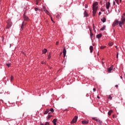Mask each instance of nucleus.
I'll use <instances>...</instances> for the list:
<instances>
[{
  "mask_svg": "<svg viewBox=\"0 0 125 125\" xmlns=\"http://www.w3.org/2000/svg\"><path fill=\"white\" fill-rule=\"evenodd\" d=\"M98 2H95L93 3L92 9H93V16H95V14H96V12L97 11V9H98Z\"/></svg>",
  "mask_w": 125,
  "mask_h": 125,
  "instance_id": "obj_1",
  "label": "nucleus"
},
{
  "mask_svg": "<svg viewBox=\"0 0 125 125\" xmlns=\"http://www.w3.org/2000/svg\"><path fill=\"white\" fill-rule=\"evenodd\" d=\"M110 5H111V3H110V1H106L105 2V7L106 9L109 11V10L110 9Z\"/></svg>",
  "mask_w": 125,
  "mask_h": 125,
  "instance_id": "obj_2",
  "label": "nucleus"
},
{
  "mask_svg": "<svg viewBox=\"0 0 125 125\" xmlns=\"http://www.w3.org/2000/svg\"><path fill=\"white\" fill-rule=\"evenodd\" d=\"M11 20H9L7 21V29H9V28H10V27H11V26H12V23L11 22Z\"/></svg>",
  "mask_w": 125,
  "mask_h": 125,
  "instance_id": "obj_3",
  "label": "nucleus"
},
{
  "mask_svg": "<svg viewBox=\"0 0 125 125\" xmlns=\"http://www.w3.org/2000/svg\"><path fill=\"white\" fill-rule=\"evenodd\" d=\"M78 120V116H76L74 117V118L73 119L72 121L71 122V124H75L77 122Z\"/></svg>",
  "mask_w": 125,
  "mask_h": 125,
  "instance_id": "obj_4",
  "label": "nucleus"
},
{
  "mask_svg": "<svg viewBox=\"0 0 125 125\" xmlns=\"http://www.w3.org/2000/svg\"><path fill=\"white\" fill-rule=\"evenodd\" d=\"M114 69V65H111L110 67L107 68V72L108 73H111V71H113Z\"/></svg>",
  "mask_w": 125,
  "mask_h": 125,
  "instance_id": "obj_5",
  "label": "nucleus"
},
{
  "mask_svg": "<svg viewBox=\"0 0 125 125\" xmlns=\"http://www.w3.org/2000/svg\"><path fill=\"white\" fill-rule=\"evenodd\" d=\"M50 110L49 109H46V111L44 112V115H47V114H50Z\"/></svg>",
  "mask_w": 125,
  "mask_h": 125,
  "instance_id": "obj_6",
  "label": "nucleus"
},
{
  "mask_svg": "<svg viewBox=\"0 0 125 125\" xmlns=\"http://www.w3.org/2000/svg\"><path fill=\"white\" fill-rule=\"evenodd\" d=\"M89 121L88 120H84L82 121V124L83 125H87V124H88Z\"/></svg>",
  "mask_w": 125,
  "mask_h": 125,
  "instance_id": "obj_7",
  "label": "nucleus"
},
{
  "mask_svg": "<svg viewBox=\"0 0 125 125\" xmlns=\"http://www.w3.org/2000/svg\"><path fill=\"white\" fill-rule=\"evenodd\" d=\"M66 48H63V57H65L66 56Z\"/></svg>",
  "mask_w": 125,
  "mask_h": 125,
  "instance_id": "obj_8",
  "label": "nucleus"
},
{
  "mask_svg": "<svg viewBox=\"0 0 125 125\" xmlns=\"http://www.w3.org/2000/svg\"><path fill=\"white\" fill-rule=\"evenodd\" d=\"M84 17H87L88 16V14L87 13V12L86 11H84L83 13Z\"/></svg>",
  "mask_w": 125,
  "mask_h": 125,
  "instance_id": "obj_9",
  "label": "nucleus"
},
{
  "mask_svg": "<svg viewBox=\"0 0 125 125\" xmlns=\"http://www.w3.org/2000/svg\"><path fill=\"white\" fill-rule=\"evenodd\" d=\"M89 49H90V52L91 53H92V52H93V46H90L89 47Z\"/></svg>",
  "mask_w": 125,
  "mask_h": 125,
  "instance_id": "obj_10",
  "label": "nucleus"
},
{
  "mask_svg": "<svg viewBox=\"0 0 125 125\" xmlns=\"http://www.w3.org/2000/svg\"><path fill=\"white\" fill-rule=\"evenodd\" d=\"M102 37V34H99L96 35L97 39H100Z\"/></svg>",
  "mask_w": 125,
  "mask_h": 125,
  "instance_id": "obj_11",
  "label": "nucleus"
},
{
  "mask_svg": "<svg viewBox=\"0 0 125 125\" xmlns=\"http://www.w3.org/2000/svg\"><path fill=\"white\" fill-rule=\"evenodd\" d=\"M96 122H97V123H98L99 124H100V125H102V121H101L99 119H96Z\"/></svg>",
  "mask_w": 125,
  "mask_h": 125,
  "instance_id": "obj_12",
  "label": "nucleus"
},
{
  "mask_svg": "<svg viewBox=\"0 0 125 125\" xmlns=\"http://www.w3.org/2000/svg\"><path fill=\"white\" fill-rule=\"evenodd\" d=\"M101 21L103 23H105V22H106V18H105V17H103V18L101 19Z\"/></svg>",
  "mask_w": 125,
  "mask_h": 125,
  "instance_id": "obj_13",
  "label": "nucleus"
},
{
  "mask_svg": "<svg viewBox=\"0 0 125 125\" xmlns=\"http://www.w3.org/2000/svg\"><path fill=\"white\" fill-rule=\"evenodd\" d=\"M42 52L43 54H45V53L47 52V50L46 49H44L43 50H42Z\"/></svg>",
  "mask_w": 125,
  "mask_h": 125,
  "instance_id": "obj_14",
  "label": "nucleus"
},
{
  "mask_svg": "<svg viewBox=\"0 0 125 125\" xmlns=\"http://www.w3.org/2000/svg\"><path fill=\"white\" fill-rule=\"evenodd\" d=\"M23 28H24V22H22L21 26V28L20 29V30L21 31H23Z\"/></svg>",
  "mask_w": 125,
  "mask_h": 125,
  "instance_id": "obj_15",
  "label": "nucleus"
},
{
  "mask_svg": "<svg viewBox=\"0 0 125 125\" xmlns=\"http://www.w3.org/2000/svg\"><path fill=\"white\" fill-rule=\"evenodd\" d=\"M112 113H113V110L111 109L108 111V115H109V116H111V114H112Z\"/></svg>",
  "mask_w": 125,
  "mask_h": 125,
  "instance_id": "obj_16",
  "label": "nucleus"
},
{
  "mask_svg": "<svg viewBox=\"0 0 125 125\" xmlns=\"http://www.w3.org/2000/svg\"><path fill=\"white\" fill-rule=\"evenodd\" d=\"M57 122V119H55L53 120V123L54 125H56V122Z\"/></svg>",
  "mask_w": 125,
  "mask_h": 125,
  "instance_id": "obj_17",
  "label": "nucleus"
},
{
  "mask_svg": "<svg viewBox=\"0 0 125 125\" xmlns=\"http://www.w3.org/2000/svg\"><path fill=\"white\" fill-rule=\"evenodd\" d=\"M106 29V26L104 25L103 27L101 28L100 31H104Z\"/></svg>",
  "mask_w": 125,
  "mask_h": 125,
  "instance_id": "obj_18",
  "label": "nucleus"
},
{
  "mask_svg": "<svg viewBox=\"0 0 125 125\" xmlns=\"http://www.w3.org/2000/svg\"><path fill=\"white\" fill-rule=\"evenodd\" d=\"M44 12L45 13H46V14H47L48 15H49V14H50V13H49V12L48 11V10H45L44 11Z\"/></svg>",
  "mask_w": 125,
  "mask_h": 125,
  "instance_id": "obj_19",
  "label": "nucleus"
},
{
  "mask_svg": "<svg viewBox=\"0 0 125 125\" xmlns=\"http://www.w3.org/2000/svg\"><path fill=\"white\" fill-rule=\"evenodd\" d=\"M35 11H38L39 10V11H42V9L39 8H35Z\"/></svg>",
  "mask_w": 125,
  "mask_h": 125,
  "instance_id": "obj_20",
  "label": "nucleus"
},
{
  "mask_svg": "<svg viewBox=\"0 0 125 125\" xmlns=\"http://www.w3.org/2000/svg\"><path fill=\"white\" fill-rule=\"evenodd\" d=\"M56 18H57L58 19H60V18H61V16L59 14H58L56 16Z\"/></svg>",
  "mask_w": 125,
  "mask_h": 125,
  "instance_id": "obj_21",
  "label": "nucleus"
},
{
  "mask_svg": "<svg viewBox=\"0 0 125 125\" xmlns=\"http://www.w3.org/2000/svg\"><path fill=\"white\" fill-rule=\"evenodd\" d=\"M89 30H90V38H91V39H92V36H93V34L92 33H91V29H89Z\"/></svg>",
  "mask_w": 125,
  "mask_h": 125,
  "instance_id": "obj_22",
  "label": "nucleus"
},
{
  "mask_svg": "<svg viewBox=\"0 0 125 125\" xmlns=\"http://www.w3.org/2000/svg\"><path fill=\"white\" fill-rule=\"evenodd\" d=\"M13 80H14L13 76L12 75H11V78H10V82H11V83H12Z\"/></svg>",
  "mask_w": 125,
  "mask_h": 125,
  "instance_id": "obj_23",
  "label": "nucleus"
},
{
  "mask_svg": "<svg viewBox=\"0 0 125 125\" xmlns=\"http://www.w3.org/2000/svg\"><path fill=\"white\" fill-rule=\"evenodd\" d=\"M23 18H24V20L25 21H26L27 20H28V17L26 16H24V17H23Z\"/></svg>",
  "mask_w": 125,
  "mask_h": 125,
  "instance_id": "obj_24",
  "label": "nucleus"
},
{
  "mask_svg": "<svg viewBox=\"0 0 125 125\" xmlns=\"http://www.w3.org/2000/svg\"><path fill=\"white\" fill-rule=\"evenodd\" d=\"M108 99H109V100H112L113 99V97H112V96L109 95L108 96Z\"/></svg>",
  "mask_w": 125,
  "mask_h": 125,
  "instance_id": "obj_25",
  "label": "nucleus"
},
{
  "mask_svg": "<svg viewBox=\"0 0 125 125\" xmlns=\"http://www.w3.org/2000/svg\"><path fill=\"white\" fill-rule=\"evenodd\" d=\"M114 45V43L113 42H109L108 43V45H109V46H112V45Z\"/></svg>",
  "mask_w": 125,
  "mask_h": 125,
  "instance_id": "obj_26",
  "label": "nucleus"
},
{
  "mask_svg": "<svg viewBox=\"0 0 125 125\" xmlns=\"http://www.w3.org/2000/svg\"><path fill=\"white\" fill-rule=\"evenodd\" d=\"M51 117H52V115H49L47 116V119L49 120V119H50Z\"/></svg>",
  "mask_w": 125,
  "mask_h": 125,
  "instance_id": "obj_27",
  "label": "nucleus"
},
{
  "mask_svg": "<svg viewBox=\"0 0 125 125\" xmlns=\"http://www.w3.org/2000/svg\"><path fill=\"white\" fill-rule=\"evenodd\" d=\"M106 47V46H102L100 47L101 49H104Z\"/></svg>",
  "mask_w": 125,
  "mask_h": 125,
  "instance_id": "obj_28",
  "label": "nucleus"
},
{
  "mask_svg": "<svg viewBox=\"0 0 125 125\" xmlns=\"http://www.w3.org/2000/svg\"><path fill=\"white\" fill-rule=\"evenodd\" d=\"M49 110L50 111V112H52V113H53V112H54V109L52 108H50Z\"/></svg>",
  "mask_w": 125,
  "mask_h": 125,
  "instance_id": "obj_29",
  "label": "nucleus"
},
{
  "mask_svg": "<svg viewBox=\"0 0 125 125\" xmlns=\"http://www.w3.org/2000/svg\"><path fill=\"white\" fill-rule=\"evenodd\" d=\"M48 59H50V58H51V56H50V54H49V55H48Z\"/></svg>",
  "mask_w": 125,
  "mask_h": 125,
  "instance_id": "obj_30",
  "label": "nucleus"
},
{
  "mask_svg": "<svg viewBox=\"0 0 125 125\" xmlns=\"http://www.w3.org/2000/svg\"><path fill=\"white\" fill-rule=\"evenodd\" d=\"M10 63H6V66H7V67H10Z\"/></svg>",
  "mask_w": 125,
  "mask_h": 125,
  "instance_id": "obj_31",
  "label": "nucleus"
},
{
  "mask_svg": "<svg viewBox=\"0 0 125 125\" xmlns=\"http://www.w3.org/2000/svg\"><path fill=\"white\" fill-rule=\"evenodd\" d=\"M43 9H44V10H46V7H45V6H43Z\"/></svg>",
  "mask_w": 125,
  "mask_h": 125,
  "instance_id": "obj_32",
  "label": "nucleus"
},
{
  "mask_svg": "<svg viewBox=\"0 0 125 125\" xmlns=\"http://www.w3.org/2000/svg\"><path fill=\"white\" fill-rule=\"evenodd\" d=\"M45 125H49V123H48V122H46L45 123Z\"/></svg>",
  "mask_w": 125,
  "mask_h": 125,
  "instance_id": "obj_33",
  "label": "nucleus"
},
{
  "mask_svg": "<svg viewBox=\"0 0 125 125\" xmlns=\"http://www.w3.org/2000/svg\"><path fill=\"white\" fill-rule=\"evenodd\" d=\"M116 58H119V53H117L116 55Z\"/></svg>",
  "mask_w": 125,
  "mask_h": 125,
  "instance_id": "obj_34",
  "label": "nucleus"
},
{
  "mask_svg": "<svg viewBox=\"0 0 125 125\" xmlns=\"http://www.w3.org/2000/svg\"><path fill=\"white\" fill-rule=\"evenodd\" d=\"M115 1L118 4H119V0H115Z\"/></svg>",
  "mask_w": 125,
  "mask_h": 125,
  "instance_id": "obj_35",
  "label": "nucleus"
},
{
  "mask_svg": "<svg viewBox=\"0 0 125 125\" xmlns=\"http://www.w3.org/2000/svg\"><path fill=\"white\" fill-rule=\"evenodd\" d=\"M87 7H88V6L87 5V4H85V8H87Z\"/></svg>",
  "mask_w": 125,
  "mask_h": 125,
  "instance_id": "obj_36",
  "label": "nucleus"
},
{
  "mask_svg": "<svg viewBox=\"0 0 125 125\" xmlns=\"http://www.w3.org/2000/svg\"><path fill=\"white\" fill-rule=\"evenodd\" d=\"M101 11H102L103 12H104V11H105V10L103 9V8H102Z\"/></svg>",
  "mask_w": 125,
  "mask_h": 125,
  "instance_id": "obj_37",
  "label": "nucleus"
},
{
  "mask_svg": "<svg viewBox=\"0 0 125 125\" xmlns=\"http://www.w3.org/2000/svg\"><path fill=\"white\" fill-rule=\"evenodd\" d=\"M92 119L94 120V121H96V120H97V119L95 118V117H93Z\"/></svg>",
  "mask_w": 125,
  "mask_h": 125,
  "instance_id": "obj_38",
  "label": "nucleus"
},
{
  "mask_svg": "<svg viewBox=\"0 0 125 125\" xmlns=\"http://www.w3.org/2000/svg\"><path fill=\"white\" fill-rule=\"evenodd\" d=\"M113 5H115V4H116V2H115V1H113Z\"/></svg>",
  "mask_w": 125,
  "mask_h": 125,
  "instance_id": "obj_39",
  "label": "nucleus"
},
{
  "mask_svg": "<svg viewBox=\"0 0 125 125\" xmlns=\"http://www.w3.org/2000/svg\"><path fill=\"white\" fill-rule=\"evenodd\" d=\"M93 90V91H96V89H95V88H94Z\"/></svg>",
  "mask_w": 125,
  "mask_h": 125,
  "instance_id": "obj_40",
  "label": "nucleus"
},
{
  "mask_svg": "<svg viewBox=\"0 0 125 125\" xmlns=\"http://www.w3.org/2000/svg\"><path fill=\"white\" fill-rule=\"evenodd\" d=\"M115 87H117V88H118V87H119V85H118V84L116 85Z\"/></svg>",
  "mask_w": 125,
  "mask_h": 125,
  "instance_id": "obj_41",
  "label": "nucleus"
},
{
  "mask_svg": "<svg viewBox=\"0 0 125 125\" xmlns=\"http://www.w3.org/2000/svg\"><path fill=\"white\" fill-rule=\"evenodd\" d=\"M40 125H44V124H42V122H40Z\"/></svg>",
  "mask_w": 125,
  "mask_h": 125,
  "instance_id": "obj_42",
  "label": "nucleus"
},
{
  "mask_svg": "<svg viewBox=\"0 0 125 125\" xmlns=\"http://www.w3.org/2000/svg\"><path fill=\"white\" fill-rule=\"evenodd\" d=\"M51 21H52V22H53L54 23V21H53V20H52V18L51 17Z\"/></svg>",
  "mask_w": 125,
  "mask_h": 125,
  "instance_id": "obj_43",
  "label": "nucleus"
},
{
  "mask_svg": "<svg viewBox=\"0 0 125 125\" xmlns=\"http://www.w3.org/2000/svg\"><path fill=\"white\" fill-rule=\"evenodd\" d=\"M97 98H98V99H100V97H99V96H97Z\"/></svg>",
  "mask_w": 125,
  "mask_h": 125,
  "instance_id": "obj_44",
  "label": "nucleus"
},
{
  "mask_svg": "<svg viewBox=\"0 0 125 125\" xmlns=\"http://www.w3.org/2000/svg\"><path fill=\"white\" fill-rule=\"evenodd\" d=\"M99 15H101V12H99Z\"/></svg>",
  "mask_w": 125,
  "mask_h": 125,
  "instance_id": "obj_45",
  "label": "nucleus"
},
{
  "mask_svg": "<svg viewBox=\"0 0 125 125\" xmlns=\"http://www.w3.org/2000/svg\"><path fill=\"white\" fill-rule=\"evenodd\" d=\"M58 43H59V42H56V44L57 45V44H58Z\"/></svg>",
  "mask_w": 125,
  "mask_h": 125,
  "instance_id": "obj_46",
  "label": "nucleus"
},
{
  "mask_svg": "<svg viewBox=\"0 0 125 125\" xmlns=\"http://www.w3.org/2000/svg\"><path fill=\"white\" fill-rule=\"evenodd\" d=\"M102 64L103 65H104V62H102Z\"/></svg>",
  "mask_w": 125,
  "mask_h": 125,
  "instance_id": "obj_47",
  "label": "nucleus"
},
{
  "mask_svg": "<svg viewBox=\"0 0 125 125\" xmlns=\"http://www.w3.org/2000/svg\"><path fill=\"white\" fill-rule=\"evenodd\" d=\"M121 79H123V76H120Z\"/></svg>",
  "mask_w": 125,
  "mask_h": 125,
  "instance_id": "obj_48",
  "label": "nucleus"
},
{
  "mask_svg": "<svg viewBox=\"0 0 125 125\" xmlns=\"http://www.w3.org/2000/svg\"><path fill=\"white\" fill-rule=\"evenodd\" d=\"M41 64H43V62H42Z\"/></svg>",
  "mask_w": 125,
  "mask_h": 125,
  "instance_id": "obj_49",
  "label": "nucleus"
},
{
  "mask_svg": "<svg viewBox=\"0 0 125 125\" xmlns=\"http://www.w3.org/2000/svg\"><path fill=\"white\" fill-rule=\"evenodd\" d=\"M120 2H122V0H120Z\"/></svg>",
  "mask_w": 125,
  "mask_h": 125,
  "instance_id": "obj_50",
  "label": "nucleus"
},
{
  "mask_svg": "<svg viewBox=\"0 0 125 125\" xmlns=\"http://www.w3.org/2000/svg\"><path fill=\"white\" fill-rule=\"evenodd\" d=\"M38 1H37L36 4H38Z\"/></svg>",
  "mask_w": 125,
  "mask_h": 125,
  "instance_id": "obj_51",
  "label": "nucleus"
},
{
  "mask_svg": "<svg viewBox=\"0 0 125 125\" xmlns=\"http://www.w3.org/2000/svg\"><path fill=\"white\" fill-rule=\"evenodd\" d=\"M102 3V1H100V3Z\"/></svg>",
  "mask_w": 125,
  "mask_h": 125,
  "instance_id": "obj_52",
  "label": "nucleus"
},
{
  "mask_svg": "<svg viewBox=\"0 0 125 125\" xmlns=\"http://www.w3.org/2000/svg\"><path fill=\"white\" fill-rule=\"evenodd\" d=\"M10 46L11 47V44H10Z\"/></svg>",
  "mask_w": 125,
  "mask_h": 125,
  "instance_id": "obj_53",
  "label": "nucleus"
},
{
  "mask_svg": "<svg viewBox=\"0 0 125 125\" xmlns=\"http://www.w3.org/2000/svg\"><path fill=\"white\" fill-rule=\"evenodd\" d=\"M116 48H117V46H115Z\"/></svg>",
  "mask_w": 125,
  "mask_h": 125,
  "instance_id": "obj_54",
  "label": "nucleus"
},
{
  "mask_svg": "<svg viewBox=\"0 0 125 125\" xmlns=\"http://www.w3.org/2000/svg\"><path fill=\"white\" fill-rule=\"evenodd\" d=\"M104 59H102V60H104Z\"/></svg>",
  "mask_w": 125,
  "mask_h": 125,
  "instance_id": "obj_55",
  "label": "nucleus"
}]
</instances>
